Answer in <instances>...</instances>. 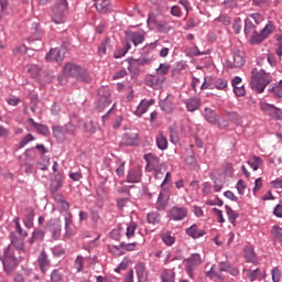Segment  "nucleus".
Segmentation results:
<instances>
[{
  "label": "nucleus",
  "mask_w": 282,
  "mask_h": 282,
  "mask_svg": "<svg viewBox=\"0 0 282 282\" xmlns=\"http://www.w3.org/2000/svg\"><path fill=\"white\" fill-rule=\"evenodd\" d=\"M242 272L246 273L247 279H249L250 282L254 281H263L265 280V270H261L259 268L252 270V269H243Z\"/></svg>",
  "instance_id": "obj_8"
},
{
  "label": "nucleus",
  "mask_w": 282,
  "mask_h": 282,
  "mask_svg": "<svg viewBox=\"0 0 282 282\" xmlns=\"http://www.w3.org/2000/svg\"><path fill=\"white\" fill-rule=\"evenodd\" d=\"M13 224H15V230H17L18 235H20V237H28V232L25 230H23V228L21 227V223L19 221V217H15L13 219Z\"/></svg>",
  "instance_id": "obj_54"
},
{
  "label": "nucleus",
  "mask_w": 282,
  "mask_h": 282,
  "mask_svg": "<svg viewBox=\"0 0 282 282\" xmlns=\"http://www.w3.org/2000/svg\"><path fill=\"white\" fill-rule=\"evenodd\" d=\"M270 94L276 96V98H282V79L269 88Z\"/></svg>",
  "instance_id": "obj_44"
},
{
  "label": "nucleus",
  "mask_w": 282,
  "mask_h": 282,
  "mask_svg": "<svg viewBox=\"0 0 282 282\" xmlns=\"http://www.w3.org/2000/svg\"><path fill=\"white\" fill-rule=\"evenodd\" d=\"M188 217V208L174 206L170 210V219L172 221H184Z\"/></svg>",
  "instance_id": "obj_7"
},
{
  "label": "nucleus",
  "mask_w": 282,
  "mask_h": 282,
  "mask_svg": "<svg viewBox=\"0 0 282 282\" xmlns=\"http://www.w3.org/2000/svg\"><path fill=\"white\" fill-rule=\"evenodd\" d=\"M271 83L272 75H270V73L259 68H252L250 87L253 91L257 94H263V91H265V87Z\"/></svg>",
  "instance_id": "obj_1"
},
{
  "label": "nucleus",
  "mask_w": 282,
  "mask_h": 282,
  "mask_svg": "<svg viewBox=\"0 0 282 282\" xmlns=\"http://www.w3.org/2000/svg\"><path fill=\"white\" fill-rule=\"evenodd\" d=\"M250 17L257 25H261V23H263V21H265V17H263V14L258 13V12L251 13Z\"/></svg>",
  "instance_id": "obj_58"
},
{
  "label": "nucleus",
  "mask_w": 282,
  "mask_h": 282,
  "mask_svg": "<svg viewBox=\"0 0 282 282\" xmlns=\"http://www.w3.org/2000/svg\"><path fill=\"white\" fill-rule=\"evenodd\" d=\"M75 268L77 272H83L85 269V258H83V256H77L75 260Z\"/></svg>",
  "instance_id": "obj_56"
},
{
  "label": "nucleus",
  "mask_w": 282,
  "mask_h": 282,
  "mask_svg": "<svg viewBox=\"0 0 282 282\" xmlns=\"http://www.w3.org/2000/svg\"><path fill=\"white\" fill-rule=\"evenodd\" d=\"M234 93L236 94V96L241 98V96H246V88L243 86H235Z\"/></svg>",
  "instance_id": "obj_63"
},
{
  "label": "nucleus",
  "mask_w": 282,
  "mask_h": 282,
  "mask_svg": "<svg viewBox=\"0 0 282 282\" xmlns=\"http://www.w3.org/2000/svg\"><path fill=\"white\" fill-rule=\"evenodd\" d=\"M11 248H13V251L15 252V257H23L25 254V250H23V239L19 238L17 236H11Z\"/></svg>",
  "instance_id": "obj_11"
},
{
  "label": "nucleus",
  "mask_w": 282,
  "mask_h": 282,
  "mask_svg": "<svg viewBox=\"0 0 282 282\" xmlns=\"http://www.w3.org/2000/svg\"><path fill=\"white\" fill-rule=\"evenodd\" d=\"M212 87H214V89L226 91V89H228V80L224 78L212 79Z\"/></svg>",
  "instance_id": "obj_30"
},
{
  "label": "nucleus",
  "mask_w": 282,
  "mask_h": 282,
  "mask_svg": "<svg viewBox=\"0 0 282 282\" xmlns=\"http://www.w3.org/2000/svg\"><path fill=\"white\" fill-rule=\"evenodd\" d=\"M259 107L261 111H264L265 113H269V115H272V111H276V107H274V105L268 104L265 101H261L259 104Z\"/></svg>",
  "instance_id": "obj_46"
},
{
  "label": "nucleus",
  "mask_w": 282,
  "mask_h": 282,
  "mask_svg": "<svg viewBox=\"0 0 282 282\" xmlns=\"http://www.w3.org/2000/svg\"><path fill=\"white\" fill-rule=\"evenodd\" d=\"M153 105H155V99L141 100L134 111L135 116H138V118H140L141 116H144V113L149 111V107H153Z\"/></svg>",
  "instance_id": "obj_12"
},
{
  "label": "nucleus",
  "mask_w": 282,
  "mask_h": 282,
  "mask_svg": "<svg viewBox=\"0 0 282 282\" xmlns=\"http://www.w3.org/2000/svg\"><path fill=\"white\" fill-rule=\"evenodd\" d=\"M26 122L30 127H33V129L36 130L40 135H50V128H47V126L39 123L32 118H29Z\"/></svg>",
  "instance_id": "obj_16"
},
{
  "label": "nucleus",
  "mask_w": 282,
  "mask_h": 282,
  "mask_svg": "<svg viewBox=\"0 0 282 282\" xmlns=\"http://www.w3.org/2000/svg\"><path fill=\"white\" fill-rule=\"evenodd\" d=\"M271 276L273 282H280L281 281V270H279L276 267L271 270Z\"/></svg>",
  "instance_id": "obj_60"
},
{
  "label": "nucleus",
  "mask_w": 282,
  "mask_h": 282,
  "mask_svg": "<svg viewBox=\"0 0 282 282\" xmlns=\"http://www.w3.org/2000/svg\"><path fill=\"white\" fill-rule=\"evenodd\" d=\"M144 160L147 162L145 171H148V173H151V171L160 167V158L156 155L145 154Z\"/></svg>",
  "instance_id": "obj_13"
},
{
  "label": "nucleus",
  "mask_w": 282,
  "mask_h": 282,
  "mask_svg": "<svg viewBox=\"0 0 282 282\" xmlns=\"http://www.w3.org/2000/svg\"><path fill=\"white\" fill-rule=\"evenodd\" d=\"M170 69H171V64L163 63V64H160V66L156 68V74L159 76H164L166 78V74H169Z\"/></svg>",
  "instance_id": "obj_47"
},
{
  "label": "nucleus",
  "mask_w": 282,
  "mask_h": 282,
  "mask_svg": "<svg viewBox=\"0 0 282 282\" xmlns=\"http://www.w3.org/2000/svg\"><path fill=\"white\" fill-rule=\"evenodd\" d=\"M225 209L229 221L232 224V226H235V224H237V218L239 217V214H237V212H235L228 205L225 206Z\"/></svg>",
  "instance_id": "obj_40"
},
{
  "label": "nucleus",
  "mask_w": 282,
  "mask_h": 282,
  "mask_svg": "<svg viewBox=\"0 0 282 282\" xmlns=\"http://www.w3.org/2000/svg\"><path fill=\"white\" fill-rule=\"evenodd\" d=\"M252 4L261 10H270L272 8V0H252Z\"/></svg>",
  "instance_id": "obj_36"
},
{
  "label": "nucleus",
  "mask_w": 282,
  "mask_h": 282,
  "mask_svg": "<svg viewBox=\"0 0 282 282\" xmlns=\"http://www.w3.org/2000/svg\"><path fill=\"white\" fill-rule=\"evenodd\" d=\"M202 116L210 124H217V122L219 121V117L217 116V113H215V110L210 108H204V110L202 111Z\"/></svg>",
  "instance_id": "obj_19"
},
{
  "label": "nucleus",
  "mask_w": 282,
  "mask_h": 282,
  "mask_svg": "<svg viewBox=\"0 0 282 282\" xmlns=\"http://www.w3.org/2000/svg\"><path fill=\"white\" fill-rule=\"evenodd\" d=\"M67 50L63 46L58 48H52L46 54V61H55V63H62L63 58H65Z\"/></svg>",
  "instance_id": "obj_10"
},
{
  "label": "nucleus",
  "mask_w": 282,
  "mask_h": 282,
  "mask_svg": "<svg viewBox=\"0 0 282 282\" xmlns=\"http://www.w3.org/2000/svg\"><path fill=\"white\" fill-rule=\"evenodd\" d=\"M37 263L40 265L42 274H45L47 270H50V259L47 258V253L45 251H42L37 258Z\"/></svg>",
  "instance_id": "obj_18"
},
{
  "label": "nucleus",
  "mask_w": 282,
  "mask_h": 282,
  "mask_svg": "<svg viewBox=\"0 0 282 282\" xmlns=\"http://www.w3.org/2000/svg\"><path fill=\"white\" fill-rule=\"evenodd\" d=\"M227 69H232L234 67H243L246 65V54L242 51H236L228 57L226 62Z\"/></svg>",
  "instance_id": "obj_5"
},
{
  "label": "nucleus",
  "mask_w": 282,
  "mask_h": 282,
  "mask_svg": "<svg viewBox=\"0 0 282 282\" xmlns=\"http://www.w3.org/2000/svg\"><path fill=\"white\" fill-rule=\"evenodd\" d=\"M63 74L68 78H77V80H82V83H91V75L87 73V69L74 63L66 64L63 68Z\"/></svg>",
  "instance_id": "obj_3"
},
{
  "label": "nucleus",
  "mask_w": 282,
  "mask_h": 282,
  "mask_svg": "<svg viewBox=\"0 0 282 282\" xmlns=\"http://www.w3.org/2000/svg\"><path fill=\"white\" fill-rule=\"evenodd\" d=\"M160 107L162 111H164L165 113H171L173 112V109H175V106L173 105L169 97H166L163 101L160 102Z\"/></svg>",
  "instance_id": "obj_34"
},
{
  "label": "nucleus",
  "mask_w": 282,
  "mask_h": 282,
  "mask_svg": "<svg viewBox=\"0 0 282 282\" xmlns=\"http://www.w3.org/2000/svg\"><path fill=\"white\" fill-rule=\"evenodd\" d=\"M263 41H265V40H264L263 35L261 34V32L256 31L253 34L250 35L249 43L251 45H259V44L263 43Z\"/></svg>",
  "instance_id": "obj_42"
},
{
  "label": "nucleus",
  "mask_w": 282,
  "mask_h": 282,
  "mask_svg": "<svg viewBox=\"0 0 282 282\" xmlns=\"http://www.w3.org/2000/svg\"><path fill=\"white\" fill-rule=\"evenodd\" d=\"M138 230V223L130 221L127 224L126 237L127 239H133L135 237V231Z\"/></svg>",
  "instance_id": "obj_32"
},
{
  "label": "nucleus",
  "mask_w": 282,
  "mask_h": 282,
  "mask_svg": "<svg viewBox=\"0 0 282 282\" xmlns=\"http://www.w3.org/2000/svg\"><path fill=\"white\" fill-rule=\"evenodd\" d=\"M148 224H160V214L158 212H152L147 216Z\"/></svg>",
  "instance_id": "obj_51"
},
{
  "label": "nucleus",
  "mask_w": 282,
  "mask_h": 282,
  "mask_svg": "<svg viewBox=\"0 0 282 282\" xmlns=\"http://www.w3.org/2000/svg\"><path fill=\"white\" fill-rule=\"evenodd\" d=\"M120 248H122V250H127L128 252H133V250L138 248V242H120Z\"/></svg>",
  "instance_id": "obj_57"
},
{
  "label": "nucleus",
  "mask_w": 282,
  "mask_h": 282,
  "mask_svg": "<svg viewBox=\"0 0 282 282\" xmlns=\"http://www.w3.org/2000/svg\"><path fill=\"white\" fill-rule=\"evenodd\" d=\"M247 164L252 169V171H259L263 166V159L261 156L253 155L248 161Z\"/></svg>",
  "instance_id": "obj_26"
},
{
  "label": "nucleus",
  "mask_w": 282,
  "mask_h": 282,
  "mask_svg": "<svg viewBox=\"0 0 282 282\" xmlns=\"http://www.w3.org/2000/svg\"><path fill=\"white\" fill-rule=\"evenodd\" d=\"M51 281L52 282H61L63 281V272L61 269H54L51 273Z\"/></svg>",
  "instance_id": "obj_50"
},
{
  "label": "nucleus",
  "mask_w": 282,
  "mask_h": 282,
  "mask_svg": "<svg viewBox=\"0 0 282 282\" xmlns=\"http://www.w3.org/2000/svg\"><path fill=\"white\" fill-rule=\"evenodd\" d=\"M48 230L53 239H61V220H50Z\"/></svg>",
  "instance_id": "obj_20"
},
{
  "label": "nucleus",
  "mask_w": 282,
  "mask_h": 282,
  "mask_svg": "<svg viewBox=\"0 0 282 282\" xmlns=\"http://www.w3.org/2000/svg\"><path fill=\"white\" fill-rule=\"evenodd\" d=\"M206 276H208L209 279H224V275H221L219 271L215 270V264H213L210 270L206 272Z\"/></svg>",
  "instance_id": "obj_48"
},
{
  "label": "nucleus",
  "mask_w": 282,
  "mask_h": 282,
  "mask_svg": "<svg viewBox=\"0 0 282 282\" xmlns=\"http://www.w3.org/2000/svg\"><path fill=\"white\" fill-rule=\"evenodd\" d=\"M139 282L149 281V272L147 271V264L144 262H139L134 267Z\"/></svg>",
  "instance_id": "obj_14"
},
{
  "label": "nucleus",
  "mask_w": 282,
  "mask_h": 282,
  "mask_svg": "<svg viewBox=\"0 0 282 282\" xmlns=\"http://www.w3.org/2000/svg\"><path fill=\"white\" fill-rule=\"evenodd\" d=\"M96 10L99 11L100 14H106L111 10V1L109 0H95Z\"/></svg>",
  "instance_id": "obj_21"
},
{
  "label": "nucleus",
  "mask_w": 282,
  "mask_h": 282,
  "mask_svg": "<svg viewBox=\"0 0 282 282\" xmlns=\"http://www.w3.org/2000/svg\"><path fill=\"white\" fill-rule=\"evenodd\" d=\"M63 174H56L54 176V178L51 182V191H53L54 193H56V191H58V188H62L63 186Z\"/></svg>",
  "instance_id": "obj_31"
},
{
  "label": "nucleus",
  "mask_w": 282,
  "mask_h": 282,
  "mask_svg": "<svg viewBox=\"0 0 282 282\" xmlns=\"http://www.w3.org/2000/svg\"><path fill=\"white\" fill-rule=\"evenodd\" d=\"M183 104L185 105L187 111L193 113L194 111H197L199 107H202V99L197 97L188 98V99H184Z\"/></svg>",
  "instance_id": "obj_15"
},
{
  "label": "nucleus",
  "mask_w": 282,
  "mask_h": 282,
  "mask_svg": "<svg viewBox=\"0 0 282 282\" xmlns=\"http://www.w3.org/2000/svg\"><path fill=\"white\" fill-rule=\"evenodd\" d=\"M0 261H2L4 272L7 274H12L19 267V263L23 261V257L17 256L12 246H8L4 248L3 258L0 257Z\"/></svg>",
  "instance_id": "obj_2"
},
{
  "label": "nucleus",
  "mask_w": 282,
  "mask_h": 282,
  "mask_svg": "<svg viewBox=\"0 0 282 282\" xmlns=\"http://www.w3.org/2000/svg\"><path fill=\"white\" fill-rule=\"evenodd\" d=\"M270 185L272 188L282 189V178H276L275 181H271Z\"/></svg>",
  "instance_id": "obj_64"
},
{
  "label": "nucleus",
  "mask_w": 282,
  "mask_h": 282,
  "mask_svg": "<svg viewBox=\"0 0 282 282\" xmlns=\"http://www.w3.org/2000/svg\"><path fill=\"white\" fill-rule=\"evenodd\" d=\"M245 259L247 263H257V254L254 253V249H252V247H247L245 249Z\"/></svg>",
  "instance_id": "obj_33"
},
{
  "label": "nucleus",
  "mask_w": 282,
  "mask_h": 282,
  "mask_svg": "<svg viewBox=\"0 0 282 282\" xmlns=\"http://www.w3.org/2000/svg\"><path fill=\"white\" fill-rule=\"evenodd\" d=\"M142 180V170H131L128 174L127 182L130 184H138Z\"/></svg>",
  "instance_id": "obj_23"
},
{
  "label": "nucleus",
  "mask_w": 282,
  "mask_h": 282,
  "mask_svg": "<svg viewBox=\"0 0 282 282\" xmlns=\"http://www.w3.org/2000/svg\"><path fill=\"white\" fill-rule=\"evenodd\" d=\"M246 188H248V184L243 180H239L236 184V189L238 191V195H246Z\"/></svg>",
  "instance_id": "obj_49"
},
{
  "label": "nucleus",
  "mask_w": 282,
  "mask_h": 282,
  "mask_svg": "<svg viewBox=\"0 0 282 282\" xmlns=\"http://www.w3.org/2000/svg\"><path fill=\"white\" fill-rule=\"evenodd\" d=\"M242 28H243V24L241 22V18H236L232 23V30L235 34H241Z\"/></svg>",
  "instance_id": "obj_53"
},
{
  "label": "nucleus",
  "mask_w": 282,
  "mask_h": 282,
  "mask_svg": "<svg viewBox=\"0 0 282 282\" xmlns=\"http://www.w3.org/2000/svg\"><path fill=\"white\" fill-rule=\"evenodd\" d=\"M45 237V230L41 228L34 229L32 237L30 238V243H34V241H43Z\"/></svg>",
  "instance_id": "obj_35"
},
{
  "label": "nucleus",
  "mask_w": 282,
  "mask_h": 282,
  "mask_svg": "<svg viewBox=\"0 0 282 282\" xmlns=\"http://www.w3.org/2000/svg\"><path fill=\"white\" fill-rule=\"evenodd\" d=\"M274 32V23L272 21H269L265 26L260 31V34L262 35V37L268 39V36H270V34H273Z\"/></svg>",
  "instance_id": "obj_38"
},
{
  "label": "nucleus",
  "mask_w": 282,
  "mask_h": 282,
  "mask_svg": "<svg viewBox=\"0 0 282 282\" xmlns=\"http://www.w3.org/2000/svg\"><path fill=\"white\" fill-rule=\"evenodd\" d=\"M271 235L274 241H278L282 246V228L280 226H273L271 229Z\"/></svg>",
  "instance_id": "obj_39"
},
{
  "label": "nucleus",
  "mask_w": 282,
  "mask_h": 282,
  "mask_svg": "<svg viewBox=\"0 0 282 282\" xmlns=\"http://www.w3.org/2000/svg\"><path fill=\"white\" fill-rule=\"evenodd\" d=\"M110 40L107 37V39H105L101 43H100V45H99V47H98V54H99V56H105L106 54H107V50H109V47H110Z\"/></svg>",
  "instance_id": "obj_45"
},
{
  "label": "nucleus",
  "mask_w": 282,
  "mask_h": 282,
  "mask_svg": "<svg viewBox=\"0 0 282 282\" xmlns=\"http://www.w3.org/2000/svg\"><path fill=\"white\" fill-rule=\"evenodd\" d=\"M148 28L150 30H159V32L167 33L171 32V25L166 21H158L155 18L149 15L148 18Z\"/></svg>",
  "instance_id": "obj_6"
},
{
  "label": "nucleus",
  "mask_w": 282,
  "mask_h": 282,
  "mask_svg": "<svg viewBox=\"0 0 282 282\" xmlns=\"http://www.w3.org/2000/svg\"><path fill=\"white\" fill-rule=\"evenodd\" d=\"M29 74L32 76V78H35L36 80H41V74L42 70L41 68H39V66H32L31 68H29Z\"/></svg>",
  "instance_id": "obj_55"
},
{
  "label": "nucleus",
  "mask_w": 282,
  "mask_h": 282,
  "mask_svg": "<svg viewBox=\"0 0 282 282\" xmlns=\"http://www.w3.org/2000/svg\"><path fill=\"white\" fill-rule=\"evenodd\" d=\"M67 8V0H56L55 6L52 8L51 14L53 23H65V11Z\"/></svg>",
  "instance_id": "obj_4"
},
{
  "label": "nucleus",
  "mask_w": 282,
  "mask_h": 282,
  "mask_svg": "<svg viewBox=\"0 0 282 282\" xmlns=\"http://www.w3.org/2000/svg\"><path fill=\"white\" fill-rule=\"evenodd\" d=\"M155 143L160 151H166L169 149V139L163 133L156 135Z\"/></svg>",
  "instance_id": "obj_28"
},
{
  "label": "nucleus",
  "mask_w": 282,
  "mask_h": 282,
  "mask_svg": "<svg viewBox=\"0 0 282 282\" xmlns=\"http://www.w3.org/2000/svg\"><path fill=\"white\" fill-rule=\"evenodd\" d=\"M185 261L187 262L186 268L196 269L198 265H202V256L199 253H192Z\"/></svg>",
  "instance_id": "obj_22"
},
{
  "label": "nucleus",
  "mask_w": 282,
  "mask_h": 282,
  "mask_svg": "<svg viewBox=\"0 0 282 282\" xmlns=\"http://www.w3.org/2000/svg\"><path fill=\"white\" fill-rule=\"evenodd\" d=\"M122 144L126 147H133L138 144V133L132 132V133H126L122 137Z\"/></svg>",
  "instance_id": "obj_24"
},
{
  "label": "nucleus",
  "mask_w": 282,
  "mask_h": 282,
  "mask_svg": "<svg viewBox=\"0 0 282 282\" xmlns=\"http://www.w3.org/2000/svg\"><path fill=\"white\" fill-rule=\"evenodd\" d=\"M128 39L131 40L134 47H138V45L144 43V31H132L128 34Z\"/></svg>",
  "instance_id": "obj_17"
},
{
  "label": "nucleus",
  "mask_w": 282,
  "mask_h": 282,
  "mask_svg": "<svg viewBox=\"0 0 282 282\" xmlns=\"http://www.w3.org/2000/svg\"><path fill=\"white\" fill-rule=\"evenodd\" d=\"M65 133H67V129L61 126L53 127V135L58 140V142H63L65 140Z\"/></svg>",
  "instance_id": "obj_29"
},
{
  "label": "nucleus",
  "mask_w": 282,
  "mask_h": 282,
  "mask_svg": "<svg viewBox=\"0 0 282 282\" xmlns=\"http://www.w3.org/2000/svg\"><path fill=\"white\" fill-rule=\"evenodd\" d=\"M186 235H188V237H192L193 239H199V237H204L206 232L199 229L197 225H192L189 228L186 229Z\"/></svg>",
  "instance_id": "obj_27"
},
{
  "label": "nucleus",
  "mask_w": 282,
  "mask_h": 282,
  "mask_svg": "<svg viewBox=\"0 0 282 282\" xmlns=\"http://www.w3.org/2000/svg\"><path fill=\"white\" fill-rule=\"evenodd\" d=\"M115 164L117 166L115 171H116L118 177H122V175H124V161L120 158H116Z\"/></svg>",
  "instance_id": "obj_41"
},
{
  "label": "nucleus",
  "mask_w": 282,
  "mask_h": 282,
  "mask_svg": "<svg viewBox=\"0 0 282 282\" xmlns=\"http://www.w3.org/2000/svg\"><path fill=\"white\" fill-rule=\"evenodd\" d=\"M169 205V194L166 192H161L159 194L158 200H156V208L159 210H164L166 206Z\"/></svg>",
  "instance_id": "obj_25"
},
{
  "label": "nucleus",
  "mask_w": 282,
  "mask_h": 282,
  "mask_svg": "<svg viewBox=\"0 0 282 282\" xmlns=\"http://www.w3.org/2000/svg\"><path fill=\"white\" fill-rule=\"evenodd\" d=\"M162 282H175V273L171 269H166L161 274Z\"/></svg>",
  "instance_id": "obj_37"
},
{
  "label": "nucleus",
  "mask_w": 282,
  "mask_h": 282,
  "mask_svg": "<svg viewBox=\"0 0 282 282\" xmlns=\"http://www.w3.org/2000/svg\"><path fill=\"white\" fill-rule=\"evenodd\" d=\"M164 80H166L165 76H160L159 74L148 75L145 78V85H148V87H152V89H162Z\"/></svg>",
  "instance_id": "obj_9"
},
{
  "label": "nucleus",
  "mask_w": 282,
  "mask_h": 282,
  "mask_svg": "<svg viewBox=\"0 0 282 282\" xmlns=\"http://www.w3.org/2000/svg\"><path fill=\"white\" fill-rule=\"evenodd\" d=\"M102 105V107H109L111 105V96L109 94H106L105 96H101L99 99V107Z\"/></svg>",
  "instance_id": "obj_59"
},
{
  "label": "nucleus",
  "mask_w": 282,
  "mask_h": 282,
  "mask_svg": "<svg viewBox=\"0 0 282 282\" xmlns=\"http://www.w3.org/2000/svg\"><path fill=\"white\" fill-rule=\"evenodd\" d=\"M200 89H214L213 77H205V82L202 84Z\"/></svg>",
  "instance_id": "obj_61"
},
{
  "label": "nucleus",
  "mask_w": 282,
  "mask_h": 282,
  "mask_svg": "<svg viewBox=\"0 0 282 282\" xmlns=\"http://www.w3.org/2000/svg\"><path fill=\"white\" fill-rule=\"evenodd\" d=\"M162 241L166 246H173V243H175V237H173L171 232H164L162 234Z\"/></svg>",
  "instance_id": "obj_52"
},
{
  "label": "nucleus",
  "mask_w": 282,
  "mask_h": 282,
  "mask_svg": "<svg viewBox=\"0 0 282 282\" xmlns=\"http://www.w3.org/2000/svg\"><path fill=\"white\" fill-rule=\"evenodd\" d=\"M246 36H250L257 32V26L250 20H245V30Z\"/></svg>",
  "instance_id": "obj_43"
},
{
  "label": "nucleus",
  "mask_w": 282,
  "mask_h": 282,
  "mask_svg": "<svg viewBox=\"0 0 282 282\" xmlns=\"http://www.w3.org/2000/svg\"><path fill=\"white\" fill-rule=\"evenodd\" d=\"M29 41L31 42V46L33 50H41L43 47V42L41 40H34L33 37H29Z\"/></svg>",
  "instance_id": "obj_62"
}]
</instances>
